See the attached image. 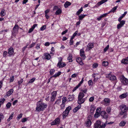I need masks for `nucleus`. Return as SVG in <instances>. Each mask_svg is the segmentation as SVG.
<instances>
[{
	"mask_svg": "<svg viewBox=\"0 0 128 128\" xmlns=\"http://www.w3.org/2000/svg\"><path fill=\"white\" fill-rule=\"evenodd\" d=\"M40 102H38L37 104V107L36 108V110L38 112H40L41 111L44 110L46 108L47 106V104L44 103H40Z\"/></svg>",
	"mask_w": 128,
	"mask_h": 128,
	"instance_id": "1",
	"label": "nucleus"
},
{
	"mask_svg": "<svg viewBox=\"0 0 128 128\" xmlns=\"http://www.w3.org/2000/svg\"><path fill=\"white\" fill-rule=\"evenodd\" d=\"M120 107L121 110V112L120 113V115H122L125 112H126L127 110H128L127 107L125 105H121L120 106Z\"/></svg>",
	"mask_w": 128,
	"mask_h": 128,
	"instance_id": "2",
	"label": "nucleus"
},
{
	"mask_svg": "<svg viewBox=\"0 0 128 128\" xmlns=\"http://www.w3.org/2000/svg\"><path fill=\"white\" fill-rule=\"evenodd\" d=\"M121 83L124 85L128 84V79L126 78L124 76H121L120 78Z\"/></svg>",
	"mask_w": 128,
	"mask_h": 128,
	"instance_id": "3",
	"label": "nucleus"
},
{
	"mask_svg": "<svg viewBox=\"0 0 128 128\" xmlns=\"http://www.w3.org/2000/svg\"><path fill=\"white\" fill-rule=\"evenodd\" d=\"M80 55L83 60H84L86 58V56L84 54V49H81L80 50Z\"/></svg>",
	"mask_w": 128,
	"mask_h": 128,
	"instance_id": "4",
	"label": "nucleus"
},
{
	"mask_svg": "<svg viewBox=\"0 0 128 128\" xmlns=\"http://www.w3.org/2000/svg\"><path fill=\"white\" fill-rule=\"evenodd\" d=\"M101 121L100 120H97L94 124L95 128H100Z\"/></svg>",
	"mask_w": 128,
	"mask_h": 128,
	"instance_id": "5",
	"label": "nucleus"
},
{
	"mask_svg": "<svg viewBox=\"0 0 128 128\" xmlns=\"http://www.w3.org/2000/svg\"><path fill=\"white\" fill-rule=\"evenodd\" d=\"M93 76L94 78L93 81L94 82H96L100 77V75L98 74H94Z\"/></svg>",
	"mask_w": 128,
	"mask_h": 128,
	"instance_id": "6",
	"label": "nucleus"
},
{
	"mask_svg": "<svg viewBox=\"0 0 128 128\" xmlns=\"http://www.w3.org/2000/svg\"><path fill=\"white\" fill-rule=\"evenodd\" d=\"M18 25L16 24L15 25L13 28V30L12 32V34L14 36V34L15 33L17 32H18Z\"/></svg>",
	"mask_w": 128,
	"mask_h": 128,
	"instance_id": "7",
	"label": "nucleus"
},
{
	"mask_svg": "<svg viewBox=\"0 0 128 128\" xmlns=\"http://www.w3.org/2000/svg\"><path fill=\"white\" fill-rule=\"evenodd\" d=\"M62 58L61 57L60 58V60L58 63L57 64V66L59 68H62L64 66V64L62 63Z\"/></svg>",
	"mask_w": 128,
	"mask_h": 128,
	"instance_id": "8",
	"label": "nucleus"
},
{
	"mask_svg": "<svg viewBox=\"0 0 128 128\" xmlns=\"http://www.w3.org/2000/svg\"><path fill=\"white\" fill-rule=\"evenodd\" d=\"M104 104L105 106H107L109 105L110 102V100L108 98H105L104 100Z\"/></svg>",
	"mask_w": 128,
	"mask_h": 128,
	"instance_id": "9",
	"label": "nucleus"
},
{
	"mask_svg": "<svg viewBox=\"0 0 128 128\" xmlns=\"http://www.w3.org/2000/svg\"><path fill=\"white\" fill-rule=\"evenodd\" d=\"M120 23L117 25V28L119 29L120 28L122 27L125 24V22L124 20H122L121 21H119Z\"/></svg>",
	"mask_w": 128,
	"mask_h": 128,
	"instance_id": "10",
	"label": "nucleus"
},
{
	"mask_svg": "<svg viewBox=\"0 0 128 128\" xmlns=\"http://www.w3.org/2000/svg\"><path fill=\"white\" fill-rule=\"evenodd\" d=\"M94 46V43H90L88 44L87 45L86 50H90Z\"/></svg>",
	"mask_w": 128,
	"mask_h": 128,
	"instance_id": "11",
	"label": "nucleus"
},
{
	"mask_svg": "<svg viewBox=\"0 0 128 128\" xmlns=\"http://www.w3.org/2000/svg\"><path fill=\"white\" fill-rule=\"evenodd\" d=\"M60 120L58 118H56L53 122H52L50 124L51 125H54L58 124L60 123Z\"/></svg>",
	"mask_w": 128,
	"mask_h": 128,
	"instance_id": "12",
	"label": "nucleus"
},
{
	"mask_svg": "<svg viewBox=\"0 0 128 128\" xmlns=\"http://www.w3.org/2000/svg\"><path fill=\"white\" fill-rule=\"evenodd\" d=\"M106 77L109 78L110 80H114L116 79V77L115 76L110 74H109L108 76H106Z\"/></svg>",
	"mask_w": 128,
	"mask_h": 128,
	"instance_id": "13",
	"label": "nucleus"
},
{
	"mask_svg": "<svg viewBox=\"0 0 128 128\" xmlns=\"http://www.w3.org/2000/svg\"><path fill=\"white\" fill-rule=\"evenodd\" d=\"M71 109L72 108L70 106H68L66 108L64 111V116H66L68 115L69 111L71 110Z\"/></svg>",
	"mask_w": 128,
	"mask_h": 128,
	"instance_id": "14",
	"label": "nucleus"
},
{
	"mask_svg": "<svg viewBox=\"0 0 128 128\" xmlns=\"http://www.w3.org/2000/svg\"><path fill=\"white\" fill-rule=\"evenodd\" d=\"M100 115L104 118H106L108 117V114L104 111L100 113Z\"/></svg>",
	"mask_w": 128,
	"mask_h": 128,
	"instance_id": "15",
	"label": "nucleus"
},
{
	"mask_svg": "<svg viewBox=\"0 0 128 128\" xmlns=\"http://www.w3.org/2000/svg\"><path fill=\"white\" fill-rule=\"evenodd\" d=\"M14 49L13 48L11 47L8 49V53L9 54L8 55V56H10L14 53Z\"/></svg>",
	"mask_w": 128,
	"mask_h": 128,
	"instance_id": "16",
	"label": "nucleus"
},
{
	"mask_svg": "<svg viewBox=\"0 0 128 128\" xmlns=\"http://www.w3.org/2000/svg\"><path fill=\"white\" fill-rule=\"evenodd\" d=\"M77 62L79 64L82 66L84 65V64L82 62V59L80 57H78L76 58V60Z\"/></svg>",
	"mask_w": 128,
	"mask_h": 128,
	"instance_id": "17",
	"label": "nucleus"
},
{
	"mask_svg": "<svg viewBox=\"0 0 128 128\" xmlns=\"http://www.w3.org/2000/svg\"><path fill=\"white\" fill-rule=\"evenodd\" d=\"M128 95V93L126 92L122 94L119 96V98H120L123 99L126 97Z\"/></svg>",
	"mask_w": 128,
	"mask_h": 128,
	"instance_id": "18",
	"label": "nucleus"
},
{
	"mask_svg": "<svg viewBox=\"0 0 128 128\" xmlns=\"http://www.w3.org/2000/svg\"><path fill=\"white\" fill-rule=\"evenodd\" d=\"M85 100L84 98H78V102L79 104H83L85 101Z\"/></svg>",
	"mask_w": 128,
	"mask_h": 128,
	"instance_id": "19",
	"label": "nucleus"
},
{
	"mask_svg": "<svg viewBox=\"0 0 128 128\" xmlns=\"http://www.w3.org/2000/svg\"><path fill=\"white\" fill-rule=\"evenodd\" d=\"M74 95L72 94V95H69L68 96V99L67 101H71L74 99Z\"/></svg>",
	"mask_w": 128,
	"mask_h": 128,
	"instance_id": "20",
	"label": "nucleus"
},
{
	"mask_svg": "<svg viewBox=\"0 0 128 128\" xmlns=\"http://www.w3.org/2000/svg\"><path fill=\"white\" fill-rule=\"evenodd\" d=\"M121 62L125 64H128V56L125 59H124L122 60Z\"/></svg>",
	"mask_w": 128,
	"mask_h": 128,
	"instance_id": "21",
	"label": "nucleus"
},
{
	"mask_svg": "<svg viewBox=\"0 0 128 128\" xmlns=\"http://www.w3.org/2000/svg\"><path fill=\"white\" fill-rule=\"evenodd\" d=\"M92 122L90 120H88L85 123V124L86 126L89 127L90 126Z\"/></svg>",
	"mask_w": 128,
	"mask_h": 128,
	"instance_id": "22",
	"label": "nucleus"
},
{
	"mask_svg": "<svg viewBox=\"0 0 128 128\" xmlns=\"http://www.w3.org/2000/svg\"><path fill=\"white\" fill-rule=\"evenodd\" d=\"M81 105H79L77 106L74 108V109L73 110V112H76L78 110L81 108Z\"/></svg>",
	"mask_w": 128,
	"mask_h": 128,
	"instance_id": "23",
	"label": "nucleus"
},
{
	"mask_svg": "<svg viewBox=\"0 0 128 128\" xmlns=\"http://www.w3.org/2000/svg\"><path fill=\"white\" fill-rule=\"evenodd\" d=\"M127 13V12H125L124 13L122 14L121 16H120L118 19V21H121L122 19L126 15Z\"/></svg>",
	"mask_w": 128,
	"mask_h": 128,
	"instance_id": "24",
	"label": "nucleus"
},
{
	"mask_svg": "<svg viewBox=\"0 0 128 128\" xmlns=\"http://www.w3.org/2000/svg\"><path fill=\"white\" fill-rule=\"evenodd\" d=\"M108 14H107V13H105V14H103L102 15L99 17L98 18H97V20H98L100 21L101 20L102 18L106 16Z\"/></svg>",
	"mask_w": 128,
	"mask_h": 128,
	"instance_id": "25",
	"label": "nucleus"
},
{
	"mask_svg": "<svg viewBox=\"0 0 128 128\" xmlns=\"http://www.w3.org/2000/svg\"><path fill=\"white\" fill-rule=\"evenodd\" d=\"M96 109L95 107L94 106H91L90 108V112L92 114H93Z\"/></svg>",
	"mask_w": 128,
	"mask_h": 128,
	"instance_id": "26",
	"label": "nucleus"
},
{
	"mask_svg": "<svg viewBox=\"0 0 128 128\" xmlns=\"http://www.w3.org/2000/svg\"><path fill=\"white\" fill-rule=\"evenodd\" d=\"M14 91L13 89H11L10 90L6 92V96H10L11 94H12Z\"/></svg>",
	"mask_w": 128,
	"mask_h": 128,
	"instance_id": "27",
	"label": "nucleus"
},
{
	"mask_svg": "<svg viewBox=\"0 0 128 128\" xmlns=\"http://www.w3.org/2000/svg\"><path fill=\"white\" fill-rule=\"evenodd\" d=\"M72 55L70 54H68V60H69V62H72Z\"/></svg>",
	"mask_w": 128,
	"mask_h": 128,
	"instance_id": "28",
	"label": "nucleus"
},
{
	"mask_svg": "<svg viewBox=\"0 0 128 128\" xmlns=\"http://www.w3.org/2000/svg\"><path fill=\"white\" fill-rule=\"evenodd\" d=\"M102 66L106 67L108 66V63L107 61H104L102 63Z\"/></svg>",
	"mask_w": 128,
	"mask_h": 128,
	"instance_id": "29",
	"label": "nucleus"
},
{
	"mask_svg": "<svg viewBox=\"0 0 128 128\" xmlns=\"http://www.w3.org/2000/svg\"><path fill=\"white\" fill-rule=\"evenodd\" d=\"M50 58L51 56L50 54L48 53L45 54L44 58L49 60L50 59Z\"/></svg>",
	"mask_w": 128,
	"mask_h": 128,
	"instance_id": "30",
	"label": "nucleus"
},
{
	"mask_svg": "<svg viewBox=\"0 0 128 128\" xmlns=\"http://www.w3.org/2000/svg\"><path fill=\"white\" fill-rule=\"evenodd\" d=\"M126 123V121H122L119 124V126H123L125 125Z\"/></svg>",
	"mask_w": 128,
	"mask_h": 128,
	"instance_id": "31",
	"label": "nucleus"
},
{
	"mask_svg": "<svg viewBox=\"0 0 128 128\" xmlns=\"http://www.w3.org/2000/svg\"><path fill=\"white\" fill-rule=\"evenodd\" d=\"M84 96V93L82 92L79 93L78 96V98H83Z\"/></svg>",
	"mask_w": 128,
	"mask_h": 128,
	"instance_id": "32",
	"label": "nucleus"
},
{
	"mask_svg": "<svg viewBox=\"0 0 128 128\" xmlns=\"http://www.w3.org/2000/svg\"><path fill=\"white\" fill-rule=\"evenodd\" d=\"M118 6H116L114 8H113L110 11L108 14H109L110 12H113L114 13L115 11L116 10V9L117 8H118Z\"/></svg>",
	"mask_w": 128,
	"mask_h": 128,
	"instance_id": "33",
	"label": "nucleus"
},
{
	"mask_svg": "<svg viewBox=\"0 0 128 128\" xmlns=\"http://www.w3.org/2000/svg\"><path fill=\"white\" fill-rule=\"evenodd\" d=\"M108 0H102L100 2H98V3L97 4H98V6H100L105 2H106Z\"/></svg>",
	"mask_w": 128,
	"mask_h": 128,
	"instance_id": "34",
	"label": "nucleus"
},
{
	"mask_svg": "<svg viewBox=\"0 0 128 128\" xmlns=\"http://www.w3.org/2000/svg\"><path fill=\"white\" fill-rule=\"evenodd\" d=\"M71 4V3L68 1L66 2L64 4V7L67 8Z\"/></svg>",
	"mask_w": 128,
	"mask_h": 128,
	"instance_id": "35",
	"label": "nucleus"
},
{
	"mask_svg": "<svg viewBox=\"0 0 128 128\" xmlns=\"http://www.w3.org/2000/svg\"><path fill=\"white\" fill-rule=\"evenodd\" d=\"M82 8L81 7L76 12V14L77 15H79L80 13L83 11Z\"/></svg>",
	"mask_w": 128,
	"mask_h": 128,
	"instance_id": "36",
	"label": "nucleus"
},
{
	"mask_svg": "<svg viewBox=\"0 0 128 128\" xmlns=\"http://www.w3.org/2000/svg\"><path fill=\"white\" fill-rule=\"evenodd\" d=\"M86 15L81 14L79 16V19L80 20H82V19L86 16Z\"/></svg>",
	"mask_w": 128,
	"mask_h": 128,
	"instance_id": "37",
	"label": "nucleus"
},
{
	"mask_svg": "<svg viewBox=\"0 0 128 128\" xmlns=\"http://www.w3.org/2000/svg\"><path fill=\"white\" fill-rule=\"evenodd\" d=\"M14 112H12V113L11 114L9 118L7 120V121L8 122L10 120L12 119L14 116Z\"/></svg>",
	"mask_w": 128,
	"mask_h": 128,
	"instance_id": "38",
	"label": "nucleus"
},
{
	"mask_svg": "<svg viewBox=\"0 0 128 128\" xmlns=\"http://www.w3.org/2000/svg\"><path fill=\"white\" fill-rule=\"evenodd\" d=\"M62 12V10L60 9H59L57 10L55 13V14L56 15H58L61 14Z\"/></svg>",
	"mask_w": 128,
	"mask_h": 128,
	"instance_id": "39",
	"label": "nucleus"
},
{
	"mask_svg": "<svg viewBox=\"0 0 128 128\" xmlns=\"http://www.w3.org/2000/svg\"><path fill=\"white\" fill-rule=\"evenodd\" d=\"M88 85L90 86H92L93 85V82L92 80H89L88 82Z\"/></svg>",
	"mask_w": 128,
	"mask_h": 128,
	"instance_id": "40",
	"label": "nucleus"
},
{
	"mask_svg": "<svg viewBox=\"0 0 128 128\" xmlns=\"http://www.w3.org/2000/svg\"><path fill=\"white\" fill-rule=\"evenodd\" d=\"M5 10L4 9H2L0 13L1 16L2 17H3L5 15V13H4Z\"/></svg>",
	"mask_w": 128,
	"mask_h": 128,
	"instance_id": "41",
	"label": "nucleus"
},
{
	"mask_svg": "<svg viewBox=\"0 0 128 128\" xmlns=\"http://www.w3.org/2000/svg\"><path fill=\"white\" fill-rule=\"evenodd\" d=\"M100 113L96 112L94 115V117L95 118H97L100 116Z\"/></svg>",
	"mask_w": 128,
	"mask_h": 128,
	"instance_id": "42",
	"label": "nucleus"
},
{
	"mask_svg": "<svg viewBox=\"0 0 128 128\" xmlns=\"http://www.w3.org/2000/svg\"><path fill=\"white\" fill-rule=\"evenodd\" d=\"M61 72H58L56 74H55L52 77H54L56 78V77L59 76L61 74Z\"/></svg>",
	"mask_w": 128,
	"mask_h": 128,
	"instance_id": "43",
	"label": "nucleus"
},
{
	"mask_svg": "<svg viewBox=\"0 0 128 128\" xmlns=\"http://www.w3.org/2000/svg\"><path fill=\"white\" fill-rule=\"evenodd\" d=\"M62 104H61L60 106L61 107V109H64V97H63L62 98Z\"/></svg>",
	"mask_w": 128,
	"mask_h": 128,
	"instance_id": "44",
	"label": "nucleus"
},
{
	"mask_svg": "<svg viewBox=\"0 0 128 128\" xmlns=\"http://www.w3.org/2000/svg\"><path fill=\"white\" fill-rule=\"evenodd\" d=\"M98 64L97 63H94L92 65V67L94 68H95L98 67Z\"/></svg>",
	"mask_w": 128,
	"mask_h": 128,
	"instance_id": "45",
	"label": "nucleus"
},
{
	"mask_svg": "<svg viewBox=\"0 0 128 128\" xmlns=\"http://www.w3.org/2000/svg\"><path fill=\"white\" fill-rule=\"evenodd\" d=\"M107 124V122L106 121L104 124L103 123L102 124V125H101V127L100 128H105V127L106 126Z\"/></svg>",
	"mask_w": 128,
	"mask_h": 128,
	"instance_id": "46",
	"label": "nucleus"
},
{
	"mask_svg": "<svg viewBox=\"0 0 128 128\" xmlns=\"http://www.w3.org/2000/svg\"><path fill=\"white\" fill-rule=\"evenodd\" d=\"M36 78H34L31 79L29 81L28 84L33 82L35 80Z\"/></svg>",
	"mask_w": 128,
	"mask_h": 128,
	"instance_id": "47",
	"label": "nucleus"
},
{
	"mask_svg": "<svg viewBox=\"0 0 128 128\" xmlns=\"http://www.w3.org/2000/svg\"><path fill=\"white\" fill-rule=\"evenodd\" d=\"M55 70L54 69H52L50 70V75H52L55 72Z\"/></svg>",
	"mask_w": 128,
	"mask_h": 128,
	"instance_id": "48",
	"label": "nucleus"
},
{
	"mask_svg": "<svg viewBox=\"0 0 128 128\" xmlns=\"http://www.w3.org/2000/svg\"><path fill=\"white\" fill-rule=\"evenodd\" d=\"M84 78H82V79L81 80L80 82L78 84V85L79 86H80L83 82L84 81Z\"/></svg>",
	"mask_w": 128,
	"mask_h": 128,
	"instance_id": "49",
	"label": "nucleus"
},
{
	"mask_svg": "<svg viewBox=\"0 0 128 128\" xmlns=\"http://www.w3.org/2000/svg\"><path fill=\"white\" fill-rule=\"evenodd\" d=\"M120 116H123V118H126L127 116V114L126 112H125L124 114H123L122 115H120Z\"/></svg>",
	"mask_w": 128,
	"mask_h": 128,
	"instance_id": "50",
	"label": "nucleus"
},
{
	"mask_svg": "<svg viewBox=\"0 0 128 128\" xmlns=\"http://www.w3.org/2000/svg\"><path fill=\"white\" fill-rule=\"evenodd\" d=\"M46 28V25H44L42 26L40 28L41 30H43Z\"/></svg>",
	"mask_w": 128,
	"mask_h": 128,
	"instance_id": "51",
	"label": "nucleus"
},
{
	"mask_svg": "<svg viewBox=\"0 0 128 128\" xmlns=\"http://www.w3.org/2000/svg\"><path fill=\"white\" fill-rule=\"evenodd\" d=\"M11 105V103H10V102H8V103L7 104L6 106L7 108H10Z\"/></svg>",
	"mask_w": 128,
	"mask_h": 128,
	"instance_id": "52",
	"label": "nucleus"
},
{
	"mask_svg": "<svg viewBox=\"0 0 128 128\" xmlns=\"http://www.w3.org/2000/svg\"><path fill=\"white\" fill-rule=\"evenodd\" d=\"M109 45H108L106 46L105 47L104 49V52H106L107 50H108V49L109 48Z\"/></svg>",
	"mask_w": 128,
	"mask_h": 128,
	"instance_id": "53",
	"label": "nucleus"
},
{
	"mask_svg": "<svg viewBox=\"0 0 128 128\" xmlns=\"http://www.w3.org/2000/svg\"><path fill=\"white\" fill-rule=\"evenodd\" d=\"M88 89L87 88H84L81 90L82 92L86 94L87 92Z\"/></svg>",
	"mask_w": 128,
	"mask_h": 128,
	"instance_id": "54",
	"label": "nucleus"
},
{
	"mask_svg": "<svg viewBox=\"0 0 128 128\" xmlns=\"http://www.w3.org/2000/svg\"><path fill=\"white\" fill-rule=\"evenodd\" d=\"M56 92H53L52 93V96L56 97Z\"/></svg>",
	"mask_w": 128,
	"mask_h": 128,
	"instance_id": "55",
	"label": "nucleus"
},
{
	"mask_svg": "<svg viewBox=\"0 0 128 128\" xmlns=\"http://www.w3.org/2000/svg\"><path fill=\"white\" fill-rule=\"evenodd\" d=\"M94 97L92 96L90 97L89 99V101L90 102H92L94 100Z\"/></svg>",
	"mask_w": 128,
	"mask_h": 128,
	"instance_id": "56",
	"label": "nucleus"
},
{
	"mask_svg": "<svg viewBox=\"0 0 128 128\" xmlns=\"http://www.w3.org/2000/svg\"><path fill=\"white\" fill-rule=\"evenodd\" d=\"M80 86H79L78 85H77L76 87H74L73 90H72V92H74L75 91L77 88H78Z\"/></svg>",
	"mask_w": 128,
	"mask_h": 128,
	"instance_id": "57",
	"label": "nucleus"
},
{
	"mask_svg": "<svg viewBox=\"0 0 128 128\" xmlns=\"http://www.w3.org/2000/svg\"><path fill=\"white\" fill-rule=\"evenodd\" d=\"M22 113L20 114L18 116L17 118V119L18 120V119H20V118H21L22 117Z\"/></svg>",
	"mask_w": 128,
	"mask_h": 128,
	"instance_id": "58",
	"label": "nucleus"
},
{
	"mask_svg": "<svg viewBox=\"0 0 128 128\" xmlns=\"http://www.w3.org/2000/svg\"><path fill=\"white\" fill-rule=\"evenodd\" d=\"M28 120L26 118H23L22 120V122H24Z\"/></svg>",
	"mask_w": 128,
	"mask_h": 128,
	"instance_id": "59",
	"label": "nucleus"
},
{
	"mask_svg": "<svg viewBox=\"0 0 128 128\" xmlns=\"http://www.w3.org/2000/svg\"><path fill=\"white\" fill-rule=\"evenodd\" d=\"M4 116L2 113H1L0 114V120L4 118Z\"/></svg>",
	"mask_w": 128,
	"mask_h": 128,
	"instance_id": "60",
	"label": "nucleus"
},
{
	"mask_svg": "<svg viewBox=\"0 0 128 128\" xmlns=\"http://www.w3.org/2000/svg\"><path fill=\"white\" fill-rule=\"evenodd\" d=\"M58 9V7L56 6H54L53 8V11L55 10Z\"/></svg>",
	"mask_w": 128,
	"mask_h": 128,
	"instance_id": "61",
	"label": "nucleus"
},
{
	"mask_svg": "<svg viewBox=\"0 0 128 128\" xmlns=\"http://www.w3.org/2000/svg\"><path fill=\"white\" fill-rule=\"evenodd\" d=\"M111 108L110 107H108L106 110L107 112L108 113H109L111 111Z\"/></svg>",
	"mask_w": 128,
	"mask_h": 128,
	"instance_id": "62",
	"label": "nucleus"
},
{
	"mask_svg": "<svg viewBox=\"0 0 128 128\" xmlns=\"http://www.w3.org/2000/svg\"><path fill=\"white\" fill-rule=\"evenodd\" d=\"M77 74L75 73L74 74L71 76V77L72 78H74L76 77L77 76Z\"/></svg>",
	"mask_w": 128,
	"mask_h": 128,
	"instance_id": "63",
	"label": "nucleus"
},
{
	"mask_svg": "<svg viewBox=\"0 0 128 128\" xmlns=\"http://www.w3.org/2000/svg\"><path fill=\"white\" fill-rule=\"evenodd\" d=\"M35 44L36 43H33L28 48H32V47H34V46Z\"/></svg>",
	"mask_w": 128,
	"mask_h": 128,
	"instance_id": "64",
	"label": "nucleus"
}]
</instances>
